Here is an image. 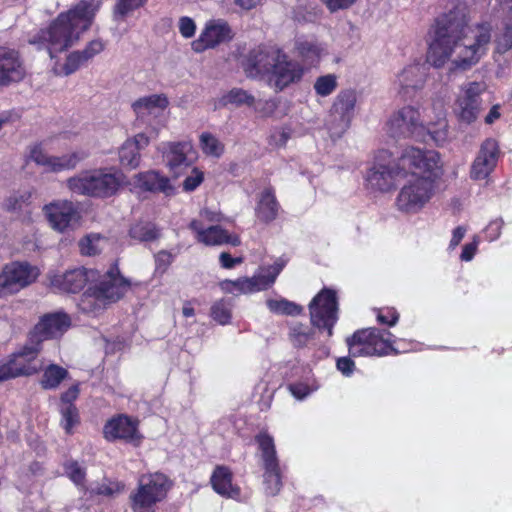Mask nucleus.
<instances>
[{"label":"nucleus","instance_id":"nucleus-1","mask_svg":"<svg viewBox=\"0 0 512 512\" xmlns=\"http://www.w3.org/2000/svg\"><path fill=\"white\" fill-rule=\"evenodd\" d=\"M467 23L466 15L460 10L450 11L437 19L434 38L427 52L429 64L440 68L450 59L452 53H457L453 64L463 70L479 61L491 40L490 29L481 26L473 43H461L466 37Z\"/></svg>","mask_w":512,"mask_h":512},{"label":"nucleus","instance_id":"nucleus-2","mask_svg":"<svg viewBox=\"0 0 512 512\" xmlns=\"http://www.w3.org/2000/svg\"><path fill=\"white\" fill-rule=\"evenodd\" d=\"M95 15V8L91 3L82 1L66 13H61L51 24L41 29L30 40L37 44L39 49L48 51L51 58L72 47L82 33L88 30Z\"/></svg>","mask_w":512,"mask_h":512},{"label":"nucleus","instance_id":"nucleus-3","mask_svg":"<svg viewBox=\"0 0 512 512\" xmlns=\"http://www.w3.org/2000/svg\"><path fill=\"white\" fill-rule=\"evenodd\" d=\"M389 157L388 151H380L366 176L370 186L382 192L389 191L394 187L398 178L406 177L409 168H422L431 171L436 166V152L433 150L422 151L410 147L405 149L397 162L390 160L385 162Z\"/></svg>","mask_w":512,"mask_h":512},{"label":"nucleus","instance_id":"nucleus-4","mask_svg":"<svg viewBox=\"0 0 512 512\" xmlns=\"http://www.w3.org/2000/svg\"><path fill=\"white\" fill-rule=\"evenodd\" d=\"M436 166L427 171L422 168H409L411 178L397 197V206L404 212H417L431 198L434 181L439 176V155L436 152Z\"/></svg>","mask_w":512,"mask_h":512},{"label":"nucleus","instance_id":"nucleus-5","mask_svg":"<svg viewBox=\"0 0 512 512\" xmlns=\"http://www.w3.org/2000/svg\"><path fill=\"white\" fill-rule=\"evenodd\" d=\"M123 182V174L108 169L84 171L67 179V187L75 194L106 199L115 195Z\"/></svg>","mask_w":512,"mask_h":512},{"label":"nucleus","instance_id":"nucleus-6","mask_svg":"<svg viewBox=\"0 0 512 512\" xmlns=\"http://www.w3.org/2000/svg\"><path fill=\"white\" fill-rule=\"evenodd\" d=\"M172 482L163 473L142 475L138 487L129 496L133 512H155L157 503L163 501Z\"/></svg>","mask_w":512,"mask_h":512},{"label":"nucleus","instance_id":"nucleus-7","mask_svg":"<svg viewBox=\"0 0 512 512\" xmlns=\"http://www.w3.org/2000/svg\"><path fill=\"white\" fill-rule=\"evenodd\" d=\"M255 440L261 452L265 491L268 495L275 496L282 487V481L274 440L272 436L264 432L258 434Z\"/></svg>","mask_w":512,"mask_h":512},{"label":"nucleus","instance_id":"nucleus-8","mask_svg":"<svg viewBox=\"0 0 512 512\" xmlns=\"http://www.w3.org/2000/svg\"><path fill=\"white\" fill-rule=\"evenodd\" d=\"M310 319L313 326L333 335V327L338 320V302L336 292L332 289H322L309 304Z\"/></svg>","mask_w":512,"mask_h":512},{"label":"nucleus","instance_id":"nucleus-9","mask_svg":"<svg viewBox=\"0 0 512 512\" xmlns=\"http://www.w3.org/2000/svg\"><path fill=\"white\" fill-rule=\"evenodd\" d=\"M388 133L393 138L423 139L429 130L426 129L420 112L413 106H405L396 111L389 119Z\"/></svg>","mask_w":512,"mask_h":512},{"label":"nucleus","instance_id":"nucleus-10","mask_svg":"<svg viewBox=\"0 0 512 512\" xmlns=\"http://www.w3.org/2000/svg\"><path fill=\"white\" fill-rule=\"evenodd\" d=\"M38 269L28 262L6 264L0 273V298L18 293L38 277Z\"/></svg>","mask_w":512,"mask_h":512},{"label":"nucleus","instance_id":"nucleus-11","mask_svg":"<svg viewBox=\"0 0 512 512\" xmlns=\"http://www.w3.org/2000/svg\"><path fill=\"white\" fill-rule=\"evenodd\" d=\"M357 92L354 89L341 90L335 97L330 110L329 131L333 137H341L350 127L355 115Z\"/></svg>","mask_w":512,"mask_h":512},{"label":"nucleus","instance_id":"nucleus-12","mask_svg":"<svg viewBox=\"0 0 512 512\" xmlns=\"http://www.w3.org/2000/svg\"><path fill=\"white\" fill-rule=\"evenodd\" d=\"M280 50L277 47L266 45H259L251 49L242 63L246 76L266 82L277 57H279Z\"/></svg>","mask_w":512,"mask_h":512},{"label":"nucleus","instance_id":"nucleus-13","mask_svg":"<svg viewBox=\"0 0 512 512\" xmlns=\"http://www.w3.org/2000/svg\"><path fill=\"white\" fill-rule=\"evenodd\" d=\"M92 291L108 304L119 301L130 288V281L121 275L116 263L103 274L96 276Z\"/></svg>","mask_w":512,"mask_h":512},{"label":"nucleus","instance_id":"nucleus-14","mask_svg":"<svg viewBox=\"0 0 512 512\" xmlns=\"http://www.w3.org/2000/svg\"><path fill=\"white\" fill-rule=\"evenodd\" d=\"M304 69L302 65L292 60L282 50L275 61L266 83L275 92H281L290 85L301 81Z\"/></svg>","mask_w":512,"mask_h":512},{"label":"nucleus","instance_id":"nucleus-15","mask_svg":"<svg viewBox=\"0 0 512 512\" xmlns=\"http://www.w3.org/2000/svg\"><path fill=\"white\" fill-rule=\"evenodd\" d=\"M98 275L97 270L84 267L67 270L64 273L49 275L50 285L64 293L76 294L80 292L88 282H94Z\"/></svg>","mask_w":512,"mask_h":512},{"label":"nucleus","instance_id":"nucleus-16","mask_svg":"<svg viewBox=\"0 0 512 512\" xmlns=\"http://www.w3.org/2000/svg\"><path fill=\"white\" fill-rule=\"evenodd\" d=\"M500 156L498 142L493 138L485 139L470 167V178L484 180L494 171Z\"/></svg>","mask_w":512,"mask_h":512},{"label":"nucleus","instance_id":"nucleus-17","mask_svg":"<svg viewBox=\"0 0 512 512\" xmlns=\"http://www.w3.org/2000/svg\"><path fill=\"white\" fill-rule=\"evenodd\" d=\"M71 325L70 317L62 312L44 315L30 332L29 342L39 347L44 340L58 337Z\"/></svg>","mask_w":512,"mask_h":512},{"label":"nucleus","instance_id":"nucleus-18","mask_svg":"<svg viewBox=\"0 0 512 512\" xmlns=\"http://www.w3.org/2000/svg\"><path fill=\"white\" fill-rule=\"evenodd\" d=\"M40 347L37 344L24 346L18 352L10 355L9 360L5 362L10 379L19 376H30L36 374L41 369V364L36 362Z\"/></svg>","mask_w":512,"mask_h":512},{"label":"nucleus","instance_id":"nucleus-19","mask_svg":"<svg viewBox=\"0 0 512 512\" xmlns=\"http://www.w3.org/2000/svg\"><path fill=\"white\" fill-rule=\"evenodd\" d=\"M137 421L127 415H118L106 422L103 434L108 441L123 440L139 446L142 436L137 429Z\"/></svg>","mask_w":512,"mask_h":512},{"label":"nucleus","instance_id":"nucleus-20","mask_svg":"<svg viewBox=\"0 0 512 512\" xmlns=\"http://www.w3.org/2000/svg\"><path fill=\"white\" fill-rule=\"evenodd\" d=\"M483 83L471 82L464 90L463 96L457 101V113L462 122L470 124L474 122L480 112V94L484 91Z\"/></svg>","mask_w":512,"mask_h":512},{"label":"nucleus","instance_id":"nucleus-21","mask_svg":"<svg viewBox=\"0 0 512 512\" xmlns=\"http://www.w3.org/2000/svg\"><path fill=\"white\" fill-rule=\"evenodd\" d=\"M45 215L50 225L60 232L76 223L79 214L71 201H57L44 207Z\"/></svg>","mask_w":512,"mask_h":512},{"label":"nucleus","instance_id":"nucleus-22","mask_svg":"<svg viewBox=\"0 0 512 512\" xmlns=\"http://www.w3.org/2000/svg\"><path fill=\"white\" fill-rule=\"evenodd\" d=\"M24 75L25 70L18 53L13 49L0 46V87L19 82Z\"/></svg>","mask_w":512,"mask_h":512},{"label":"nucleus","instance_id":"nucleus-23","mask_svg":"<svg viewBox=\"0 0 512 512\" xmlns=\"http://www.w3.org/2000/svg\"><path fill=\"white\" fill-rule=\"evenodd\" d=\"M163 157L175 178L182 175V170L190 167L188 154L192 151L190 142H168L165 144Z\"/></svg>","mask_w":512,"mask_h":512},{"label":"nucleus","instance_id":"nucleus-24","mask_svg":"<svg viewBox=\"0 0 512 512\" xmlns=\"http://www.w3.org/2000/svg\"><path fill=\"white\" fill-rule=\"evenodd\" d=\"M231 38V29L226 22H213L208 24L200 37L192 43V49L199 53L229 41Z\"/></svg>","mask_w":512,"mask_h":512},{"label":"nucleus","instance_id":"nucleus-25","mask_svg":"<svg viewBox=\"0 0 512 512\" xmlns=\"http://www.w3.org/2000/svg\"><path fill=\"white\" fill-rule=\"evenodd\" d=\"M135 184L142 190L149 192H161L166 196L175 193V188L170 184L168 177L161 175L159 172L150 170L139 173L135 176Z\"/></svg>","mask_w":512,"mask_h":512},{"label":"nucleus","instance_id":"nucleus-26","mask_svg":"<svg viewBox=\"0 0 512 512\" xmlns=\"http://www.w3.org/2000/svg\"><path fill=\"white\" fill-rule=\"evenodd\" d=\"M368 340V353L371 356H383L392 352L397 354L398 351L392 347L389 340L383 338V332L376 328L365 329L355 332V338Z\"/></svg>","mask_w":512,"mask_h":512},{"label":"nucleus","instance_id":"nucleus-27","mask_svg":"<svg viewBox=\"0 0 512 512\" xmlns=\"http://www.w3.org/2000/svg\"><path fill=\"white\" fill-rule=\"evenodd\" d=\"M210 481L219 495L233 499L240 496V488L232 484V473L228 467L216 466Z\"/></svg>","mask_w":512,"mask_h":512},{"label":"nucleus","instance_id":"nucleus-28","mask_svg":"<svg viewBox=\"0 0 512 512\" xmlns=\"http://www.w3.org/2000/svg\"><path fill=\"white\" fill-rule=\"evenodd\" d=\"M128 236L131 241L146 245L159 240L162 236V231L161 228L152 221L138 220L130 225Z\"/></svg>","mask_w":512,"mask_h":512},{"label":"nucleus","instance_id":"nucleus-29","mask_svg":"<svg viewBox=\"0 0 512 512\" xmlns=\"http://www.w3.org/2000/svg\"><path fill=\"white\" fill-rule=\"evenodd\" d=\"M426 79L425 68L421 65H410L403 69L398 76V82L404 95H409L410 91L421 89Z\"/></svg>","mask_w":512,"mask_h":512},{"label":"nucleus","instance_id":"nucleus-30","mask_svg":"<svg viewBox=\"0 0 512 512\" xmlns=\"http://www.w3.org/2000/svg\"><path fill=\"white\" fill-rule=\"evenodd\" d=\"M278 210L279 204L276 200L273 188H265L260 194V198L255 209L257 218L264 223H269L276 219Z\"/></svg>","mask_w":512,"mask_h":512},{"label":"nucleus","instance_id":"nucleus-31","mask_svg":"<svg viewBox=\"0 0 512 512\" xmlns=\"http://www.w3.org/2000/svg\"><path fill=\"white\" fill-rule=\"evenodd\" d=\"M220 287L226 293L238 292L246 294L264 290L258 275L250 278H239L235 281L224 280L220 283Z\"/></svg>","mask_w":512,"mask_h":512},{"label":"nucleus","instance_id":"nucleus-32","mask_svg":"<svg viewBox=\"0 0 512 512\" xmlns=\"http://www.w3.org/2000/svg\"><path fill=\"white\" fill-rule=\"evenodd\" d=\"M168 104L169 102L165 95L153 94L139 98L132 104V108L138 116H143L146 113L151 114L156 108L163 110Z\"/></svg>","mask_w":512,"mask_h":512},{"label":"nucleus","instance_id":"nucleus-33","mask_svg":"<svg viewBox=\"0 0 512 512\" xmlns=\"http://www.w3.org/2000/svg\"><path fill=\"white\" fill-rule=\"evenodd\" d=\"M219 103L223 107H227L229 105H233L235 107L246 105L251 107L255 103V97L242 88H232L221 96Z\"/></svg>","mask_w":512,"mask_h":512},{"label":"nucleus","instance_id":"nucleus-34","mask_svg":"<svg viewBox=\"0 0 512 512\" xmlns=\"http://www.w3.org/2000/svg\"><path fill=\"white\" fill-rule=\"evenodd\" d=\"M108 303L104 299H100V295H96L92 291V286L81 296L78 303L79 309L86 314H94L103 311Z\"/></svg>","mask_w":512,"mask_h":512},{"label":"nucleus","instance_id":"nucleus-35","mask_svg":"<svg viewBox=\"0 0 512 512\" xmlns=\"http://www.w3.org/2000/svg\"><path fill=\"white\" fill-rule=\"evenodd\" d=\"M68 376V371L56 364H50L43 373L41 386L44 389H56Z\"/></svg>","mask_w":512,"mask_h":512},{"label":"nucleus","instance_id":"nucleus-36","mask_svg":"<svg viewBox=\"0 0 512 512\" xmlns=\"http://www.w3.org/2000/svg\"><path fill=\"white\" fill-rule=\"evenodd\" d=\"M87 157V154L81 151L73 152L62 156H53L52 172L74 169L81 161Z\"/></svg>","mask_w":512,"mask_h":512},{"label":"nucleus","instance_id":"nucleus-37","mask_svg":"<svg viewBox=\"0 0 512 512\" xmlns=\"http://www.w3.org/2000/svg\"><path fill=\"white\" fill-rule=\"evenodd\" d=\"M119 160L122 166L136 168L140 163V151L137 150V144L126 140L119 149Z\"/></svg>","mask_w":512,"mask_h":512},{"label":"nucleus","instance_id":"nucleus-38","mask_svg":"<svg viewBox=\"0 0 512 512\" xmlns=\"http://www.w3.org/2000/svg\"><path fill=\"white\" fill-rule=\"evenodd\" d=\"M31 193L29 191L15 192L5 201V208L12 213L27 211L30 205Z\"/></svg>","mask_w":512,"mask_h":512},{"label":"nucleus","instance_id":"nucleus-39","mask_svg":"<svg viewBox=\"0 0 512 512\" xmlns=\"http://www.w3.org/2000/svg\"><path fill=\"white\" fill-rule=\"evenodd\" d=\"M269 310L276 314L295 316L302 312V307L286 299H269L266 302Z\"/></svg>","mask_w":512,"mask_h":512},{"label":"nucleus","instance_id":"nucleus-40","mask_svg":"<svg viewBox=\"0 0 512 512\" xmlns=\"http://www.w3.org/2000/svg\"><path fill=\"white\" fill-rule=\"evenodd\" d=\"M200 145L206 155L219 158L224 153V144L211 133L204 132L200 135Z\"/></svg>","mask_w":512,"mask_h":512},{"label":"nucleus","instance_id":"nucleus-41","mask_svg":"<svg viewBox=\"0 0 512 512\" xmlns=\"http://www.w3.org/2000/svg\"><path fill=\"white\" fill-rule=\"evenodd\" d=\"M61 425L67 434H72L73 428L80 423V415L75 405L60 406Z\"/></svg>","mask_w":512,"mask_h":512},{"label":"nucleus","instance_id":"nucleus-42","mask_svg":"<svg viewBox=\"0 0 512 512\" xmlns=\"http://www.w3.org/2000/svg\"><path fill=\"white\" fill-rule=\"evenodd\" d=\"M147 0H117L114 5L113 17L115 20H124L127 15L143 7Z\"/></svg>","mask_w":512,"mask_h":512},{"label":"nucleus","instance_id":"nucleus-43","mask_svg":"<svg viewBox=\"0 0 512 512\" xmlns=\"http://www.w3.org/2000/svg\"><path fill=\"white\" fill-rule=\"evenodd\" d=\"M64 472L69 479L77 486H84L86 478V470L78 461L69 459L63 464Z\"/></svg>","mask_w":512,"mask_h":512},{"label":"nucleus","instance_id":"nucleus-44","mask_svg":"<svg viewBox=\"0 0 512 512\" xmlns=\"http://www.w3.org/2000/svg\"><path fill=\"white\" fill-rule=\"evenodd\" d=\"M512 48V16L504 19V30L496 39V50L505 53Z\"/></svg>","mask_w":512,"mask_h":512},{"label":"nucleus","instance_id":"nucleus-45","mask_svg":"<svg viewBox=\"0 0 512 512\" xmlns=\"http://www.w3.org/2000/svg\"><path fill=\"white\" fill-rule=\"evenodd\" d=\"M286 263L287 260L283 257H280L266 269V273L258 275L261 284H263L264 290L274 284L277 276L285 267Z\"/></svg>","mask_w":512,"mask_h":512},{"label":"nucleus","instance_id":"nucleus-46","mask_svg":"<svg viewBox=\"0 0 512 512\" xmlns=\"http://www.w3.org/2000/svg\"><path fill=\"white\" fill-rule=\"evenodd\" d=\"M337 87V78L333 74L320 76L314 83V89L317 95L322 97L330 95Z\"/></svg>","mask_w":512,"mask_h":512},{"label":"nucleus","instance_id":"nucleus-47","mask_svg":"<svg viewBox=\"0 0 512 512\" xmlns=\"http://www.w3.org/2000/svg\"><path fill=\"white\" fill-rule=\"evenodd\" d=\"M226 240V230L221 226L215 225L205 230V236L201 238L200 242L212 246L224 244Z\"/></svg>","mask_w":512,"mask_h":512},{"label":"nucleus","instance_id":"nucleus-48","mask_svg":"<svg viewBox=\"0 0 512 512\" xmlns=\"http://www.w3.org/2000/svg\"><path fill=\"white\" fill-rule=\"evenodd\" d=\"M101 239L100 235L97 234H91L81 239L79 242L81 253L86 256L99 254L101 251V248L99 247Z\"/></svg>","mask_w":512,"mask_h":512},{"label":"nucleus","instance_id":"nucleus-49","mask_svg":"<svg viewBox=\"0 0 512 512\" xmlns=\"http://www.w3.org/2000/svg\"><path fill=\"white\" fill-rule=\"evenodd\" d=\"M211 317L221 325L229 323L231 319V310L229 305L220 300L211 307Z\"/></svg>","mask_w":512,"mask_h":512},{"label":"nucleus","instance_id":"nucleus-50","mask_svg":"<svg viewBox=\"0 0 512 512\" xmlns=\"http://www.w3.org/2000/svg\"><path fill=\"white\" fill-rule=\"evenodd\" d=\"M347 345L349 347V353L353 357L358 356H371L370 353H368V340L361 338H355V333L352 335V337L347 339Z\"/></svg>","mask_w":512,"mask_h":512},{"label":"nucleus","instance_id":"nucleus-51","mask_svg":"<svg viewBox=\"0 0 512 512\" xmlns=\"http://www.w3.org/2000/svg\"><path fill=\"white\" fill-rule=\"evenodd\" d=\"M104 50V43L100 39L90 41L83 50H77L85 64Z\"/></svg>","mask_w":512,"mask_h":512},{"label":"nucleus","instance_id":"nucleus-52","mask_svg":"<svg viewBox=\"0 0 512 512\" xmlns=\"http://www.w3.org/2000/svg\"><path fill=\"white\" fill-rule=\"evenodd\" d=\"M104 50V43L100 39L90 41L83 50H77L85 64Z\"/></svg>","mask_w":512,"mask_h":512},{"label":"nucleus","instance_id":"nucleus-53","mask_svg":"<svg viewBox=\"0 0 512 512\" xmlns=\"http://www.w3.org/2000/svg\"><path fill=\"white\" fill-rule=\"evenodd\" d=\"M85 65V62L82 60L81 56L77 51H73L67 55L66 61L62 67L63 73L65 76H69L75 73L78 69Z\"/></svg>","mask_w":512,"mask_h":512},{"label":"nucleus","instance_id":"nucleus-54","mask_svg":"<svg viewBox=\"0 0 512 512\" xmlns=\"http://www.w3.org/2000/svg\"><path fill=\"white\" fill-rule=\"evenodd\" d=\"M299 54L309 60L310 62H314L320 56V48L317 44L309 41H304L299 43L297 47Z\"/></svg>","mask_w":512,"mask_h":512},{"label":"nucleus","instance_id":"nucleus-55","mask_svg":"<svg viewBox=\"0 0 512 512\" xmlns=\"http://www.w3.org/2000/svg\"><path fill=\"white\" fill-rule=\"evenodd\" d=\"M123 485L118 482L104 481L95 488H91L90 493L95 495L113 496L123 489Z\"/></svg>","mask_w":512,"mask_h":512},{"label":"nucleus","instance_id":"nucleus-56","mask_svg":"<svg viewBox=\"0 0 512 512\" xmlns=\"http://www.w3.org/2000/svg\"><path fill=\"white\" fill-rule=\"evenodd\" d=\"M174 260V255L167 251L161 250L155 255V271L164 274Z\"/></svg>","mask_w":512,"mask_h":512},{"label":"nucleus","instance_id":"nucleus-57","mask_svg":"<svg viewBox=\"0 0 512 512\" xmlns=\"http://www.w3.org/2000/svg\"><path fill=\"white\" fill-rule=\"evenodd\" d=\"M204 180V174L198 168H193L191 175L183 181V189L186 192L194 191Z\"/></svg>","mask_w":512,"mask_h":512},{"label":"nucleus","instance_id":"nucleus-58","mask_svg":"<svg viewBox=\"0 0 512 512\" xmlns=\"http://www.w3.org/2000/svg\"><path fill=\"white\" fill-rule=\"evenodd\" d=\"M291 137V131L287 128H281L277 131H275L270 136V145L276 146V147H284Z\"/></svg>","mask_w":512,"mask_h":512},{"label":"nucleus","instance_id":"nucleus-59","mask_svg":"<svg viewBox=\"0 0 512 512\" xmlns=\"http://www.w3.org/2000/svg\"><path fill=\"white\" fill-rule=\"evenodd\" d=\"M31 158L38 165L45 166L48 168L49 171H51L53 156H49L46 153H44L40 148L35 147L31 151Z\"/></svg>","mask_w":512,"mask_h":512},{"label":"nucleus","instance_id":"nucleus-60","mask_svg":"<svg viewBox=\"0 0 512 512\" xmlns=\"http://www.w3.org/2000/svg\"><path fill=\"white\" fill-rule=\"evenodd\" d=\"M196 25L189 17H181L179 20V31L185 38H190L194 35Z\"/></svg>","mask_w":512,"mask_h":512},{"label":"nucleus","instance_id":"nucleus-61","mask_svg":"<svg viewBox=\"0 0 512 512\" xmlns=\"http://www.w3.org/2000/svg\"><path fill=\"white\" fill-rule=\"evenodd\" d=\"M79 395V387L78 385H72L67 391L62 393L61 395V404L60 406L66 405H74L73 402L77 399Z\"/></svg>","mask_w":512,"mask_h":512},{"label":"nucleus","instance_id":"nucleus-62","mask_svg":"<svg viewBox=\"0 0 512 512\" xmlns=\"http://www.w3.org/2000/svg\"><path fill=\"white\" fill-rule=\"evenodd\" d=\"M330 12H335L340 9H347L352 6L357 0H322Z\"/></svg>","mask_w":512,"mask_h":512},{"label":"nucleus","instance_id":"nucleus-63","mask_svg":"<svg viewBox=\"0 0 512 512\" xmlns=\"http://www.w3.org/2000/svg\"><path fill=\"white\" fill-rule=\"evenodd\" d=\"M337 369L344 375L349 376L354 370V362L349 357H341L336 363Z\"/></svg>","mask_w":512,"mask_h":512},{"label":"nucleus","instance_id":"nucleus-64","mask_svg":"<svg viewBox=\"0 0 512 512\" xmlns=\"http://www.w3.org/2000/svg\"><path fill=\"white\" fill-rule=\"evenodd\" d=\"M289 389L292 395L299 400L304 399L310 393L309 387L301 383L292 384L289 386Z\"/></svg>","mask_w":512,"mask_h":512}]
</instances>
